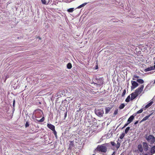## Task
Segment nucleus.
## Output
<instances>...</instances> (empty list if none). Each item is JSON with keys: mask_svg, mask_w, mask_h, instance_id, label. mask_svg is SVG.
<instances>
[{"mask_svg": "<svg viewBox=\"0 0 155 155\" xmlns=\"http://www.w3.org/2000/svg\"><path fill=\"white\" fill-rule=\"evenodd\" d=\"M145 138L147 141L151 144H153L155 141V137L153 135L146 134Z\"/></svg>", "mask_w": 155, "mask_h": 155, "instance_id": "1", "label": "nucleus"}, {"mask_svg": "<svg viewBox=\"0 0 155 155\" xmlns=\"http://www.w3.org/2000/svg\"><path fill=\"white\" fill-rule=\"evenodd\" d=\"M42 114H43L42 111L39 109L35 110L33 114H35V117L39 118L41 116Z\"/></svg>", "mask_w": 155, "mask_h": 155, "instance_id": "2", "label": "nucleus"}, {"mask_svg": "<svg viewBox=\"0 0 155 155\" xmlns=\"http://www.w3.org/2000/svg\"><path fill=\"white\" fill-rule=\"evenodd\" d=\"M97 150L98 151H101L103 152H106L107 150L106 148L103 145L98 146L97 148Z\"/></svg>", "mask_w": 155, "mask_h": 155, "instance_id": "3", "label": "nucleus"}, {"mask_svg": "<svg viewBox=\"0 0 155 155\" xmlns=\"http://www.w3.org/2000/svg\"><path fill=\"white\" fill-rule=\"evenodd\" d=\"M95 113L96 114L97 116L101 117L104 114V111L103 109L102 108L100 109H97L95 110Z\"/></svg>", "mask_w": 155, "mask_h": 155, "instance_id": "4", "label": "nucleus"}, {"mask_svg": "<svg viewBox=\"0 0 155 155\" xmlns=\"http://www.w3.org/2000/svg\"><path fill=\"white\" fill-rule=\"evenodd\" d=\"M88 2H85L82 4L78 6L76 8H71L67 9V10H75L76 9H80L81 8L84 7L85 5H86Z\"/></svg>", "mask_w": 155, "mask_h": 155, "instance_id": "5", "label": "nucleus"}, {"mask_svg": "<svg viewBox=\"0 0 155 155\" xmlns=\"http://www.w3.org/2000/svg\"><path fill=\"white\" fill-rule=\"evenodd\" d=\"M41 2L43 5H47L48 4L53 5V3H51V0H41Z\"/></svg>", "mask_w": 155, "mask_h": 155, "instance_id": "6", "label": "nucleus"}, {"mask_svg": "<svg viewBox=\"0 0 155 155\" xmlns=\"http://www.w3.org/2000/svg\"><path fill=\"white\" fill-rule=\"evenodd\" d=\"M143 88L144 85H141L140 87H138L137 89L135 90V92L139 95L140 94L142 91L143 90Z\"/></svg>", "mask_w": 155, "mask_h": 155, "instance_id": "7", "label": "nucleus"}, {"mask_svg": "<svg viewBox=\"0 0 155 155\" xmlns=\"http://www.w3.org/2000/svg\"><path fill=\"white\" fill-rule=\"evenodd\" d=\"M131 83L132 85L131 88L132 89H133L137 87L138 85V84L136 81H132Z\"/></svg>", "mask_w": 155, "mask_h": 155, "instance_id": "8", "label": "nucleus"}, {"mask_svg": "<svg viewBox=\"0 0 155 155\" xmlns=\"http://www.w3.org/2000/svg\"><path fill=\"white\" fill-rule=\"evenodd\" d=\"M96 129L97 127L94 125H92L90 127L89 132L92 133Z\"/></svg>", "mask_w": 155, "mask_h": 155, "instance_id": "9", "label": "nucleus"}, {"mask_svg": "<svg viewBox=\"0 0 155 155\" xmlns=\"http://www.w3.org/2000/svg\"><path fill=\"white\" fill-rule=\"evenodd\" d=\"M138 95L135 91L134 92L132 93L131 94V97L130 100L133 101L135 98H136Z\"/></svg>", "mask_w": 155, "mask_h": 155, "instance_id": "10", "label": "nucleus"}, {"mask_svg": "<svg viewBox=\"0 0 155 155\" xmlns=\"http://www.w3.org/2000/svg\"><path fill=\"white\" fill-rule=\"evenodd\" d=\"M142 144L143 146L144 150L146 151L148 150L149 148L148 147L147 143L146 142H143Z\"/></svg>", "mask_w": 155, "mask_h": 155, "instance_id": "11", "label": "nucleus"}, {"mask_svg": "<svg viewBox=\"0 0 155 155\" xmlns=\"http://www.w3.org/2000/svg\"><path fill=\"white\" fill-rule=\"evenodd\" d=\"M47 126L49 129H50L52 130L55 129V126L50 124H48Z\"/></svg>", "mask_w": 155, "mask_h": 155, "instance_id": "12", "label": "nucleus"}, {"mask_svg": "<svg viewBox=\"0 0 155 155\" xmlns=\"http://www.w3.org/2000/svg\"><path fill=\"white\" fill-rule=\"evenodd\" d=\"M138 148L139 151L142 153L143 151V148L142 145L139 144L138 146Z\"/></svg>", "mask_w": 155, "mask_h": 155, "instance_id": "13", "label": "nucleus"}, {"mask_svg": "<svg viewBox=\"0 0 155 155\" xmlns=\"http://www.w3.org/2000/svg\"><path fill=\"white\" fill-rule=\"evenodd\" d=\"M153 66H151L150 67H148L144 70L145 72H147L152 70H153Z\"/></svg>", "mask_w": 155, "mask_h": 155, "instance_id": "14", "label": "nucleus"}, {"mask_svg": "<svg viewBox=\"0 0 155 155\" xmlns=\"http://www.w3.org/2000/svg\"><path fill=\"white\" fill-rule=\"evenodd\" d=\"M120 143L117 142V144H116V149L114 147H113V149L114 150H117L120 147Z\"/></svg>", "mask_w": 155, "mask_h": 155, "instance_id": "15", "label": "nucleus"}, {"mask_svg": "<svg viewBox=\"0 0 155 155\" xmlns=\"http://www.w3.org/2000/svg\"><path fill=\"white\" fill-rule=\"evenodd\" d=\"M134 117L133 115L131 116L128 119L127 122L129 123H130L133 120Z\"/></svg>", "mask_w": 155, "mask_h": 155, "instance_id": "16", "label": "nucleus"}, {"mask_svg": "<svg viewBox=\"0 0 155 155\" xmlns=\"http://www.w3.org/2000/svg\"><path fill=\"white\" fill-rule=\"evenodd\" d=\"M153 101L150 102L149 103L147 104L145 106L146 108H147L150 107L153 104Z\"/></svg>", "mask_w": 155, "mask_h": 155, "instance_id": "17", "label": "nucleus"}, {"mask_svg": "<svg viewBox=\"0 0 155 155\" xmlns=\"http://www.w3.org/2000/svg\"><path fill=\"white\" fill-rule=\"evenodd\" d=\"M151 153L153 154L155 153V146L153 147L151 149Z\"/></svg>", "mask_w": 155, "mask_h": 155, "instance_id": "18", "label": "nucleus"}, {"mask_svg": "<svg viewBox=\"0 0 155 155\" xmlns=\"http://www.w3.org/2000/svg\"><path fill=\"white\" fill-rule=\"evenodd\" d=\"M72 67V65L71 64V63H69L67 65V68L68 69H70Z\"/></svg>", "mask_w": 155, "mask_h": 155, "instance_id": "19", "label": "nucleus"}, {"mask_svg": "<svg viewBox=\"0 0 155 155\" xmlns=\"http://www.w3.org/2000/svg\"><path fill=\"white\" fill-rule=\"evenodd\" d=\"M137 81V82L141 84H142L144 83L143 80L142 79H138Z\"/></svg>", "mask_w": 155, "mask_h": 155, "instance_id": "20", "label": "nucleus"}, {"mask_svg": "<svg viewBox=\"0 0 155 155\" xmlns=\"http://www.w3.org/2000/svg\"><path fill=\"white\" fill-rule=\"evenodd\" d=\"M130 99H131V97L130 96V95H129L127 97V98L126 99L125 101L127 102H129L130 101Z\"/></svg>", "mask_w": 155, "mask_h": 155, "instance_id": "21", "label": "nucleus"}, {"mask_svg": "<svg viewBox=\"0 0 155 155\" xmlns=\"http://www.w3.org/2000/svg\"><path fill=\"white\" fill-rule=\"evenodd\" d=\"M150 116V115H148L147 116L145 117L142 120V121H144L146 120L147 119H148V118Z\"/></svg>", "mask_w": 155, "mask_h": 155, "instance_id": "22", "label": "nucleus"}, {"mask_svg": "<svg viewBox=\"0 0 155 155\" xmlns=\"http://www.w3.org/2000/svg\"><path fill=\"white\" fill-rule=\"evenodd\" d=\"M53 132V133L55 136V137L56 138H57V133L56 132V130H55V129L53 130H52Z\"/></svg>", "mask_w": 155, "mask_h": 155, "instance_id": "23", "label": "nucleus"}, {"mask_svg": "<svg viewBox=\"0 0 155 155\" xmlns=\"http://www.w3.org/2000/svg\"><path fill=\"white\" fill-rule=\"evenodd\" d=\"M124 106L125 105H124V104H122L120 105L119 108L120 109H122L124 108Z\"/></svg>", "mask_w": 155, "mask_h": 155, "instance_id": "24", "label": "nucleus"}, {"mask_svg": "<svg viewBox=\"0 0 155 155\" xmlns=\"http://www.w3.org/2000/svg\"><path fill=\"white\" fill-rule=\"evenodd\" d=\"M74 142L73 141H71L70 142V143L69 144L70 147H72L74 146Z\"/></svg>", "mask_w": 155, "mask_h": 155, "instance_id": "25", "label": "nucleus"}, {"mask_svg": "<svg viewBox=\"0 0 155 155\" xmlns=\"http://www.w3.org/2000/svg\"><path fill=\"white\" fill-rule=\"evenodd\" d=\"M45 120V118L43 117L40 120H38V121L40 122H42L44 121Z\"/></svg>", "mask_w": 155, "mask_h": 155, "instance_id": "26", "label": "nucleus"}, {"mask_svg": "<svg viewBox=\"0 0 155 155\" xmlns=\"http://www.w3.org/2000/svg\"><path fill=\"white\" fill-rule=\"evenodd\" d=\"M110 143L111 144L113 147H114L115 146H116V144L114 142H110ZM112 148H113V147ZM112 148L113 149V148Z\"/></svg>", "mask_w": 155, "mask_h": 155, "instance_id": "27", "label": "nucleus"}, {"mask_svg": "<svg viewBox=\"0 0 155 155\" xmlns=\"http://www.w3.org/2000/svg\"><path fill=\"white\" fill-rule=\"evenodd\" d=\"M118 112V109H116L114 111V116L116 115L117 114Z\"/></svg>", "mask_w": 155, "mask_h": 155, "instance_id": "28", "label": "nucleus"}, {"mask_svg": "<svg viewBox=\"0 0 155 155\" xmlns=\"http://www.w3.org/2000/svg\"><path fill=\"white\" fill-rule=\"evenodd\" d=\"M130 127H127L125 129V133L127 134L128 132V131L129 130Z\"/></svg>", "mask_w": 155, "mask_h": 155, "instance_id": "29", "label": "nucleus"}, {"mask_svg": "<svg viewBox=\"0 0 155 155\" xmlns=\"http://www.w3.org/2000/svg\"><path fill=\"white\" fill-rule=\"evenodd\" d=\"M126 90L124 89V91L122 94V97L124 96V95H125V94H126Z\"/></svg>", "mask_w": 155, "mask_h": 155, "instance_id": "30", "label": "nucleus"}, {"mask_svg": "<svg viewBox=\"0 0 155 155\" xmlns=\"http://www.w3.org/2000/svg\"><path fill=\"white\" fill-rule=\"evenodd\" d=\"M143 110L142 109H140V110H138L137 112V114H140V113H141L143 111Z\"/></svg>", "mask_w": 155, "mask_h": 155, "instance_id": "31", "label": "nucleus"}, {"mask_svg": "<svg viewBox=\"0 0 155 155\" xmlns=\"http://www.w3.org/2000/svg\"><path fill=\"white\" fill-rule=\"evenodd\" d=\"M124 133H123L121 134V135H120V139H122L124 137Z\"/></svg>", "mask_w": 155, "mask_h": 155, "instance_id": "32", "label": "nucleus"}, {"mask_svg": "<svg viewBox=\"0 0 155 155\" xmlns=\"http://www.w3.org/2000/svg\"><path fill=\"white\" fill-rule=\"evenodd\" d=\"M29 126V124L28 122H26V124H25V127H28Z\"/></svg>", "mask_w": 155, "mask_h": 155, "instance_id": "33", "label": "nucleus"}, {"mask_svg": "<svg viewBox=\"0 0 155 155\" xmlns=\"http://www.w3.org/2000/svg\"><path fill=\"white\" fill-rule=\"evenodd\" d=\"M129 124V123L128 122L127 123V124H125V125H124V127L123 128H124V127H126V126H127V125H128V124Z\"/></svg>", "mask_w": 155, "mask_h": 155, "instance_id": "34", "label": "nucleus"}, {"mask_svg": "<svg viewBox=\"0 0 155 155\" xmlns=\"http://www.w3.org/2000/svg\"><path fill=\"white\" fill-rule=\"evenodd\" d=\"M67 115V112H66V113L64 114V117L65 118Z\"/></svg>", "mask_w": 155, "mask_h": 155, "instance_id": "35", "label": "nucleus"}, {"mask_svg": "<svg viewBox=\"0 0 155 155\" xmlns=\"http://www.w3.org/2000/svg\"><path fill=\"white\" fill-rule=\"evenodd\" d=\"M134 77L135 78H139V77L137 76L134 75Z\"/></svg>", "mask_w": 155, "mask_h": 155, "instance_id": "36", "label": "nucleus"}, {"mask_svg": "<svg viewBox=\"0 0 155 155\" xmlns=\"http://www.w3.org/2000/svg\"><path fill=\"white\" fill-rule=\"evenodd\" d=\"M69 12H72L74 10H67Z\"/></svg>", "mask_w": 155, "mask_h": 155, "instance_id": "37", "label": "nucleus"}, {"mask_svg": "<svg viewBox=\"0 0 155 155\" xmlns=\"http://www.w3.org/2000/svg\"><path fill=\"white\" fill-rule=\"evenodd\" d=\"M138 121H136V122H135V123H134V124H137L138 123Z\"/></svg>", "mask_w": 155, "mask_h": 155, "instance_id": "38", "label": "nucleus"}, {"mask_svg": "<svg viewBox=\"0 0 155 155\" xmlns=\"http://www.w3.org/2000/svg\"><path fill=\"white\" fill-rule=\"evenodd\" d=\"M111 155H115V152L114 151Z\"/></svg>", "mask_w": 155, "mask_h": 155, "instance_id": "39", "label": "nucleus"}, {"mask_svg": "<svg viewBox=\"0 0 155 155\" xmlns=\"http://www.w3.org/2000/svg\"><path fill=\"white\" fill-rule=\"evenodd\" d=\"M136 78H135L134 77V76L133 78V80H136Z\"/></svg>", "mask_w": 155, "mask_h": 155, "instance_id": "40", "label": "nucleus"}, {"mask_svg": "<svg viewBox=\"0 0 155 155\" xmlns=\"http://www.w3.org/2000/svg\"><path fill=\"white\" fill-rule=\"evenodd\" d=\"M98 66H97H97H96V67L95 68H96V69H98Z\"/></svg>", "mask_w": 155, "mask_h": 155, "instance_id": "41", "label": "nucleus"}, {"mask_svg": "<svg viewBox=\"0 0 155 155\" xmlns=\"http://www.w3.org/2000/svg\"><path fill=\"white\" fill-rule=\"evenodd\" d=\"M15 103V100H14V101H13V106H14Z\"/></svg>", "mask_w": 155, "mask_h": 155, "instance_id": "42", "label": "nucleus"}, {"mask_svg": "<svg viewBox=\"0 0 155 155\" xmlns=\"http://www.w3.org/2000/svg\"><path fill=\"white\" fill-rule=\"evenodd\" d=\"M153 67V70L155 69V65H154Z\"/></svg>", "mask_w": 155, "mask_h": 155, "instance_id": "43", "label": "nucleus"}, {"mask_svg": "<svg viewBox=\"0 0 155 155\" xmlns=\"http://www.w3.org/2000/svg\"><path fill=\"white\" fill-rule=\"evenodd\" d=\"M105 112H106V113H107V108H105Z\"/></svg>", "mask_w": 155, "mask_h": 155, "instance_id": "44", "label": "nucleus"}, {"mask_svg": "<svg viewBox=\"0 0 155 155\" xmlns=\"http://www.w3.org/2000/svg\"><path fill=\"white\" fill-rule=\"evenodd\" d=\"M144 155H148L147 154H144Z\"/></svg>", "mask_w": 155, "mask_h": 155, "instance_id": "45", "label": "nucleus"}, {"mask_svg": "<svg viewBox=\"0 0 155 155\" xmlns=\"http://www.w3.org/2000/svg\"><path fill=\"white\" fill-rule=\"evenodd\" d=\"M53 9L54 10H55V9H51V10H53Z\"/></svg>", "mask_w": 155, "mask_h": 155, "instance_id": "46", "label": "nucleus"}, {"mask_svg": "<svg viewBox=\"0 0 155 155\" xmlns=\"http://www.w3.org/2000/svg\"><path fill=\"white\" fill-rule=\"evenodd\" d=\"M154 84L155 83V81H154V82L153 83Z\"/></svg>", "mask_w": 155, "mask_h": 155, "instance_id": "47", "label": "nucleus"}, {"mask_svg": "<svg viewBox=\"0 0 155 155\" xmlns=\"http://www.w3.org/2000/svg\"><path fill=\"white\" fill-rule=\"evenodd\" d=\"M81 110V108H79V110Z\"/></svg>", "mask_w": 155, "mask_h": 155, "instance_id": "48", "label": "nucleus"}, {"mask_svg": "<svg viewBox=\"0 0 155 155\" xmlns=\"http://www.w3.org/2000/svg\"><path fill=\"white\" fill-rule=\"evenodd\" d=\"M39 39H41V38H39Z\"/></svg>", "mask_w": 155, "mask_h": 155, "instance_id": "49", "label": "nucleus"}, {"mask_svg": "<svg viewBox=\"0 0 155 155\" xmlns=\"http://www.w3.org/2000/svg\"><path fill=\"white\" fill-rule=\"evenodd\" d=\"M7 78V77H6V78Z\"/></svg>", "mask_w": 155, "mask_h": 155, "instance_id": "50", "label": "nucleus"}, {"mask_svg": "<svg viewBox=\"0 0 155 155\" xmlns=\"http://www.w3.org/2000/svg\"><path fill=\"white\" fill-rule=\"evenodd\" d=\"M92 155H95V154H93Z\"/></svg>", "mask_w": 155, "mask_h": 155, "instance_id": "51", "label": "nucleus"}, {"mask_svg": "<svg viewBox=\"0 0 155 155\" xmlns=\"http://www.w3.org/2000/svg\"><path fill=\"white\" fill-rule=\"evenodd\" d=\"M154 64H155V62H154Z\"/></svg>", "mask_w": 155, "mask_h": 155, "instance_id": "52", "label": "nucleus"}]
</instances>
